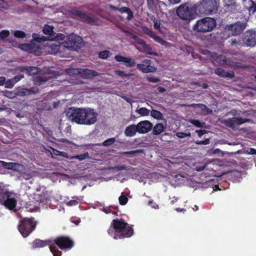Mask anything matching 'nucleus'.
I'll return each instance as SVG.
<instances>
[{"label": "nucleus", "instance_id": "7c9ffc66", "mask_svg": "<svg viewBox=\"0 0 256 256\" xmlns=\"http://www.w3.org/2000/svg\"><path fill=\"white\" fill-rule=\"evenodd\" d=\"M89 157V154L88 152H86L84 154L80 155L72 156L70 157V160L78 159L79 160H82Z\"/></svg>", "mask_w": 256, "mask_h": 256}, {"label": "nucleus", "instance_id": "4be33fe9", "mask_svg": "<svg viewBox=\"0 0 256 256\" xmlns=\"http://www.w3.org/2000/svg\"><path fill=\"white\" fill-rule=\"evenodd\" d=\"M214 73L218 76L222 78H232L234 76V74L233 72H228L225 70L220 68L215 70Z\"/></svg>", "mask_w": 256, "mask_h": 256}, {"label": "nucleus", "instance_id": "4468645a", "mask_svg": "<svg viewBox=\"0 0 256 256\" xmlns=\"http://www.w3.org/2000/svg\"><path fill=\"white\" fill-rule=\"evenodd\" d=\"M252 120L250 118L238 117H233L228 120H224L222 123L226 126L232 128H234L236 126L241 125L247 122H250Z\"/></svg>", "mask_w": 256, "mask_h": 256}, {"label": "nucleus", "instance_id": "cd10ccee", "mask_svg": "<svg viewBox=\"0 0 256 256\" xmlns=\"http://www.w3.org/2000/svg\"><path fill=\"white\" fill-rule=\"evenodd\" d=\"M53 29V26L46 24L43 28L42 32L46 35L52 36L54 33Z\"/></svg>", "mask_w": 256, "mask_h": 256}, {"label": "nucleus", "instance_id": "20e7f679", "mask_svg": "<svg viewBox=\"0 0 256 256\" xmlns=\"http://www.w3.org/2000/svg\"><path fill=\"white\" fill-rule=\"evenodd\" d=\"M36 222L33 218H22L18 225V230L24 238L27 237L36 228Z\"/></svg>", "mask_w": 256, "mask_h": 256}, {"label": "nucleus", "instance_id": "c03bdc74", "mask_svg": "<svg viewBox=\"0 0 256 256\" xmlns=\"http://www.w3.org/2000/svg\"><path fill=\"white\" fill-rule=\"evenodd\" d=\"M152 20L154 22V29L160 30V27L161 25L160 20L156 18H152Z\"/></svg>", "mask_w": 256, "mask_h": 256}, {"label": "nucleus", "instance_id": "774afa93", "mask_svg": "<svg viewBox=\"0 0 256 256\" xmlns=\"http://www.w3.org/2000/svg\"><path fill=\"white\" fill-rule=\"evenodd\" d=\"M196 132L198 134V136L200 138L202 135L206 133V130H196Z\"/></svg>", "mask_w": 256, "mask_h": 256}, {"label": "nucleus", "instance_id": "6ab92c4d", "mask_svg": "<svg viewBox=\"0 0 256 256\" xmlns=\"http://www.w3.org/2000/svg\"><path fill=\"white\" fill-rule=\"evenodd\" d=\"M98 73L88 68H82L80 76L86 79H91L93 78L98 76Z\"/></svg>", "mask_w": 256, "mask_h": 256}, {"label": "nucleus", "instance_id": "69168bd1", "mask_svg": "<svg viewBox=\"0 0 256 256\" xmlns=\"http://www.w3.org/2000/svg\"><path fill=\"white\" fill-rule=\"evenodd\" d=\"M114 169L120 171L126 170V166L124 165H118L114 167Z\"/></svg>", "mask_w": 256, "mask_h": 256}, {"label": "nucleus", "instance_id": "603ef678", "mask_svg": "<svg viewBox=\"0 0 256 256\" xmlns=\"http://www.w3.org/2000/svg\"><path fill=\"white\" fill-rule=\"evenodd\" d=\"M190 135L191 134L190 132L186 134L183 132H178L176 134V136L180 138H183L187 136H190Z\"/></svg>", "mask_w": 256, "mask_h": 256}, {"label": "nucleus", "instance_id": "6e6d98bb", "mask_svg": "<svg viewBox=\"0 0 256 256\" xmlns=\"http://www.w3.org/2000/svg\"><path fill=\"white\" fill-rule=\"evenodd\" d=\"M4 96L8 98H13L14 97V94L12 92H11V91H9V90H5L4 92Z\"/></svg>", "mask_w": 256, "mask_h": 256}, {"label": "nucleus", "instance_id": "13d9d810", "mask_svg": "<svg viewBox=\"0 0 256 256\" xmlns=\"http://www.w3.org/2000/svg\"><path fill=\"white\" fill-rule=\"evenodd\" d=\"M121 30H122V32H124L126 34V36L130 37V38H132V39H133V36H136V35L133 34L132 32L128 30H126L124 29V28H122Z\"/></svg>", "mask_w": 256, "mask_h": 256}, {"label": "nucleus", "instance_id": "412c9836", "mask_svg": "<svg viewBox=\"0 0 256 256\" xmlns=\"http://www.w3.org/2000/svg\"><path fill=\"white\" fill-rule=\"evenodd\" d=\"M50 48L51 50L50 52L54 54H56L58 52H61L64 48L63 42L60 43L58 42L51 44Z\"/></svg>", "mask_w": 256, "mask_h": 256}, {"label": "nucleus", "instance_id": "9d476101", "mask_svg": "<svg viewBox=\"0 0 256 256\" xmlns=\"http://www.w3.org/2000/svg\"><path fill=\"white\" fill-rule=\"evenodd\" d=\"M52 240H42L40 239H36L32 242V247L34 248H44L49 246V248L54 256H61L62 252L59 250L57 248L52 245Z\"/></svg>", "mask_w": 256, "mask_h": 256}, {"label": "nucleus", "instance_id": "e433bc0d", "mask_svg": "<svg viewBox=\"0 0 256 256\" xmlns=\"http://www.w3.org/2000/svg\"><path fill=\"white\" fill-rule=\"evenodd\" d=\"M110 52L108 50L101 51L98 54V57L102 60H106L110 56Z\"/></svg>", "mask_w": 256, "mask_h": 256}, {"label": "nucleus", "instance_id": "8fccbe9b", "mask_svg": "<svg viewBox=\"0 0 256 256\" xmlns=\"http://www.w3.org/2000/svg\"><path fill=\"white\" fill-rule=\"evenodd\" d=\"M10 35V32L7 30H2L0 32V40H4Z\"/></svg>", "mask_w": 256, "mask_h": 256}, {"label": "nucleus", "instance_id": "f257e3e1", "mask_svg": "<svg viewBox=\"0 0 256 256\" xmlns=\"http://www.w3.org/2000/svg\"><path fill=\"white\" fill-rule=\"evenodd\" d=\"M132 226L123 218L114 219L108 233L115 240L129 238L134 234Z\"/></svg>", "mask_w": 256, "mask_h": 256}, {"label": "nucleus", "instance_id": "dca6fc26", "mask_svg": "<svg viewBox=\"0 0 256 256\" xmlns=\"http://www.w3.org/2000/svg\"><path fill=\"white\" fill-rule=\"evenodd\" d=\"M152 61L150 60L145 59L142 63L136 65L137 68L144 73L155 72L156 68L151 65Z\"/></svg>", "mask_w": 256, "mask_h": 256}, {"label": "nucleus", "instance_id": "9b49d317", "mask_svg": "<svg viewBox=\"0 0 256 256\" xmlns=\"http://www.w3.org/2000/svg\"><path fill=\"white\" fill-rule=\"evenodd\" d=\"M246 23L237 22L230 24H227L225 27V31L228 33V36H237L240 34L246 26Z\"/></svg>", "mask_w": 256, "mask_h": 256}, {"label": "nucleus", "instance_id": "680f3d73", "mask_svg": "<svg viewBox=\"0 0 256 256\" xmlns=\"http://www.w3.org/2000/svg\"><path fill=\"white\" fill-rule=\"evenodd\" d=\"M148 7L150 9H152L155 6L154 0H147Z\"/></svg>", "mask_w": 256, "mask_h": 256}, {"label": "nucleus", "instance_id": "5fc2aeb1", "mask_svg": "<svg viewBox=\"0 0 256 256\" xmlns=\"http://www.w3.org/2000/svg\"><path fill=\"white\" fill-rule=\"evenodd\" d=\"M146 80L150 82L156 83L160 81V79L156 76L147 77Z\"/></svg>", "mask_w": 256, "mask_h": 256}, {"label": "nucleus", "instance_id": "338daca9", "mask_svg": "<svg viewBox=\"0 0 256 256\" xmlns=\"http://www.w3.org/2000/svg\"><path fill=\"white\" fill-rule=\"evenodd\" d=\"M200 106V108L202 110H206L208 111L210 113L212 112V110H210V108H208L206 105L204 104H198Z\"/></svg>", "mask_w": 256, "mask_h": 256}, {"label": "nucleus", "instance_id": "c9c22d12", "mask_svg": "<svg viewBox=\"0 0 256 256\" xmlns=\"http://www.w3.org/2000/svg\"><path fill=\"white\" fill-rule=\"evenodd\" d=\"M142 30L145 34H146L151 38L155 34V32L153 30H152L151 29H150V28L146 26H144L142 27Z\"/></svg>", "mask_w": 256, "mask_h": 256}, {"label": "nucleus", "instance_id": "58836bf2", "mask_svg": "<svg viewBox=\"0 0 256 256\" xmlns=\"http://www.w3.org/2000/svg\"><path fill=\"white\" fill-rule=\"evenodd\" d=\"M152 38H153L154 40V41H156V42H157L162 45H164V46L166 45V41H165L164 40L162 39L160 36H158L156 34H154V36H152Z\"/></svg>", "mask_w": 256, "mask_h": 256}, {"label": "nucleus", "instance_id": "ddd939ff", "mask_svg": "<svg viewBox=\"0 0 256 256\" xmlns=\"http://www.w3.org/2000/svg\"><path fill=\"white\" fill-rule=\"evenodd\" d=\"M73 14L78 17V19L82 22H86L93 26L98 25V20L96 18L89 16L86 14L79 10H74L72 11Z\"/></svg>", "mask_w": 256, "mask_h": 256}, {"label": "nucleus", "instance_id": "bf43d9fd", "mask_svg": "<svg viewBox=\"0 0 256 256\" xmlns=\"http://www.w3.org/2000/svg\"><path fill=\"white\" fill-rule=\"evenodd\" d=\"M190 122L194 124V126H196L198 128H201L202 127V125L201 122L200 120H190Z\"/></svg>", "mask_w": 256, "mask_h": 256}, {"label": "nucleus", "instance_id": "37998d69", "mask_svg": "<svg viewBox=\"0 0 256 256\" xmlns=\"http://www.w3.org/2000/svg\"><path fill=\"white\" fill-rule=\"evenodd\" d=\"M14 36L15 37L18 38H24L26 36V33L20 30H16L14 32Z\"/></svg>", "mask_w": 256, "mask_h": 256}, {"label": "nucleus", "instance_id": "09e8293b", "mask_svg": "<svg viewBox=\"0 0 256 256\" xmlns=\"http://www.w3.org/2000/svg\"><path fill=\"white\" fill-rule=\"evenodd\" d=\"M22 176L26 180H28L32 178V174L29 171H26L22 174Z\"/></svg>", "mask_w": 256, "mask_h": 256}, {"label": "nucleus", "instance_id": "49530a36", "mask_svg": "<svg viewBox=\"0 0 256 256\" xmlns=\"http://www.w3.org/2000/svg\"><path fill=\"white\" fill-rule=\"evenodd\" d=\"M15 84L12 78H10L5 81L4 86L7 88H12Z\"/></svg>", "mask_w": 256, "mask_h": 256}, {"label": "nucleus", "instance_id": "2f4dec72", "mask_svg": "<svg viewBox=\"0 0 256 256\" xmlns=\"http://www.w3.org/2000/svg\"><path fill=\"white\" fill-rule=\"evenodd\" d=\"M19 48L22 50L28 51L32 50L34 46L32 44H20Z\"/></svg>", "mask_w": 256, "mask_h": 256}, {"label": "nucleus", "instance_id": "f8f14e48", "mask_svg": "<svg viewBox=\"0 0 256 256\" xmlns=\"http://www.w3.org/2000/svg\"><path fill=\"white\" fill-rule=\"evenodd\" d=\"M98 114L92 108H85L83 125L94 124L97 121Z\"/></svg>", "mask_w": 256, "mask_h": 256}, {"label": "nucleus", "instance_id": "a19ab883", "mask_svg": "<svg viewBox=\"0 0 256 256\" xmlns=\"http://www.w3.org/2000/svg\"><path fill=\"white\" fill-rule=\"evenodd\" d=\"M32 38L35 41L38 42H44L46 40L45 36L40 37V35L36 33L32 34Z\"/></svg>", "mask_w": 256, "mask_h": 256}, {"label": "nucleus", "instance_id": "f704fd0d", "mask_svg": "<svg viewBox=\"0 0 256 256\" xmlns=\"http://www.w3.org/2000/svg\"><path fill=\"white\" fill-rule=\"evenodd\" d=\"M151 116L156 120H161L162 118V112L156 110H152L151 111Z\"/></svg>", "mask_w": 256, "mask_h": 256}, {"label": "nucleus", "instance_id": "39448f33", "mask_svg": "<svg viewBox=\"0 0 256 256\" xmlns=\"http://www.w3.org/2000/svg\"><path fill=\"white\" fill-rule=\"evenodd\" d=\"M195 8V6L194 7ZM176 14L182 20L189 22L196 18V10L188 4L180 5L176 10Z\"/></svg>", "mask_w": 256, "mask_h": 256}, {"label": "nucleus", "instance_id": "2eb2a0df", "mask_svg": "<svg viewBox=\"0 0 256 256\" xmlns=\"http://www.w3.org/2000/svg\"><path fill=\"white\" fill-rule=\"evenodd\" d=\"M242 40L246 46H254L256 44V32L253 30H246L244 34Z\"/></svg>", "mask_w": 256, "mask_h": 256}, {"label": "nucleus", "instance_id": "864d4df0", "mask_svg": "<svg viewBox=\"0 0 256 256\" xmlns=\"http://www.w3.org/2000/svg\"><path fill=\"white\" fill-rule=\"evenodd\" d=\"M8 4L4 0H0V10H7Z\"/></svg>", "mask_w": 256, "mask_h": 256}, {"label": "nucleus", "instance_id": "ea45409f", "mask_svg": "<svg viewBox=\"0 0 256 256\" xmlns=\"http://www.w3.org/2000/svg\"><path fill=\"white\" fill-rule=\"evenodd\" d=\"M114 59L118 62H129L128 57H125L120 55H116L114 57Z\"/></svg>", "mask_w": 256, "mask_h": 256}, {"label": "nucleus", "instance_id": "6e6552de", "mask_svg": "<svg viewBox=\"0 0 256 256\" xmlns=\"http://www.w3.org/2000/svg\"><path fill=\"white\" fill-rule=\"evenodd\" d=\"M52 241L61 250H68L72 249L74 242L73 240L70 237L66 236H60L56 237Z\"/></svg>", "mask_w": 256, "mask_h": 256}, {"label": "nucleus", "instance_id": "a878e982", "mask_svg": "<svg viewBox=\"0 0 256 256\" xmlns=\"http://www.w3.org/2000/svg\"><path fill=\"white\" fill-rule=\"evenodd\" d=\"M118 12H120L121 14L123 13H127L128 16L126 18V19L128 20H130L133 18H134V14L133 12L132 11V10L128 7H122L120 8H119Z\"/></svg>", "mask_w": 256, "mask_h": 256}, {"label": "nucleus", "instance_id": "a18cd8bd", "mask_svg": "<svg viewBox=\"0 0 256 256\" xmlns=\"http://www.w3.org/2000/svg\"><path fill=\"white\" fill-rule=\"evenodd\" d=\"M116 74L120 77L128 78L129 76H132V74L128 73L126 74L124 71L120 70H116Z\"/></svg>", "mask_w": 256, "mask_h": 256}, {"label": "nucleus", "instance_id": "0e129e2a", "mask_svg": "<svg viewBox=\"0 0 256 256\" xmlns=\"http://www.w3.org/2000/svg\"><path fill=\"white\" fill-rule=\"evenodd\" d=\"M148 204L154 209L158 208V206L154 202L153 200H150L148 202Z\"/></svg>", "mask_w": 256, "mask_h": 256}, {"label": "nucleus", "instance_id": "5701e85b", "mask_svg": "<svg viewBox=\"0 0 256 256\" xmlns=\"http://www.w3.org/2000/svg\"><path fill=\"white\" fill-rule=\"evenodd\" d=\"M136 126L135 124H130L125 129L124 134L126 136L128 137H132L138 132Z\"/></svg>", "mask_w": 256, "mask_h": 256}, {"label": "nucleus", "instance_id": "f3484780", "mask_svg": "<svg viewBox=\"0 0 256 256\" xmlns=\"http://www.w3.org/2000/svg\"><path fill=\"white\" fill-rule=\"evenodd\" d=\"M136 126L138 132L140 134L148 132L153 128L152 124L148 120L140 121Z\"/></svg>", "mask_w": 256, "mask_h": 256}, {"label": "nucleus", "instance_id": "bb28decb", "mask_svg": "<svg viewBox=\"0 0 256 256\" xmlns=\"http://www.w3.org/2000/svg\"><path fill=\"white\" fill-rule=\"evenodd\" d=\"M81 69L82 68H69L66 70V72L68 74H69L70 76H77V75L80 76Z\"/></svg>", "mask_w": 256, "mask_h": 256}, {"label": "nucleus", "instance_id": "e2e57ef3", "mask_svg": "<svg viewBox=\"0 0 256 256\" xmlns=\"http://www.w3.org/2000/svg\"><path fill=\"white\" fill-rule=\"evenodd\" d=\"M23 78H24V76L22 74H18V76H14L13 78H12V80H13L14 84H16V82H18V81H20V80H22Z\"/></svg>", "mask_w": 256, "mask_h": 256}, {"label": "nucleus", "instance_id": "72a5a7b5", "mask_svg": "<svg viewBox=\"0 0 256 256\" xmlns=\"http://www.w3.org/2000/svg\"><path fill=\"white\" fill-rule=\"evenodd\" d=\"M116 142V139L115 138H108L102 142V144H100V146H109L113 144Z\"/></svg>", "mask_w": 256, "mask_h": 256}, {"label": "nucleus", "instance_id": "473e14b6", "mask_svg": "<svg viewBox=\"0 0 256 256\" xmlns=\"http://www.w3.org/2000/svg\"><path fill=\"white\" fill-rule=\"evenodd\" d=\"M142 152V150H135L129 151V152H122V154L126 156H134L137 154L140 153Z\"/></svg>", "mask_w": 256, "mask_h": 256}, {"label": "nucleus", "instance_id": "c85d7f7f", "mask_svg": "<svg viewBox=\"0 0 256 256\" xmlns=\"http://www.w3.org/2000/svg\"><path fill=\"white\" fill-rule=\"evenodd\" d=\"M52 150L53 154L54 155L56 156H61L63 158L70 160V156L68 155V153H66V152H61V151H60V150H56L55 148H52Z\"/></svg>", "mask_w": 256, "mask_h": 256}, {"label": "nucleus", "instance_id": "b1692460", "mask_svg": "<svg viewBox=\"0 0 256 256\" xmlns=\"http://www.w3.org/2000/svg\"><path fill=\"white\" fill-rule=\"evenodd\" d=\"M152 134L158 136L165 130V126L162 123H158L152 128Z\"/></svg>", "mask_w": 256, "mask_h": 256}, {"label": "nucleus", "instance_id": "1a4fd4ad", "mask_svg": "<svg viewBox=\"0 0 256 256\" xmlns=\"http://www.w3.org/2000/svg\"><path fill=\"white\" fill-rule=\"evenodd\" d=\"M0 204L4 205L9 210L16 211V207L17 204V200L16 194L8 190L0 200Z\"/></svg>", "mask_w": 256, "mask_h": 256}, {"label": "nucleus", "instance_id": "de8ad7c7", "mask_svg": "<svg viewBox=\"0 0 256 256\" xmlns=\"http://www.w3.org/2000/svg\"><path fill=\"white\" fill-rule=\"evenodd\" d=\"M118 200L120 204L122 206H124L128 202V198L126 196L122 195L119 197Z\"/></svg>", "mask_w": 256, "mask_h": 256}, {"label": "nucleus", "instance_id": "4c0bfd02", "mask_svg": "<svg viewBox=\"0 0 256 256\" xmlns=\"http://www.w3.org/2000/svg\"><path fill=\"white\" fill-rule=\"evenodd\" d=\"M140 116H146L148 115L150 113V110L146 108H141L137 109L136 110Z\"/></svg>", "mask_w": 256, "mask_h": 256}, {"label": "nucleus", "instance_id": "7ed1b4c3", "mask_svg": "<svg viewBox=\"0 0 256 256\" xmlns=\"http://www.w3.org/2000/svg\"><path fill=\"white\" fill-rule=\"evenodd\" d=\"M216 21L214 18L206 17L197 20L193 26V30L200 32H210L216 28Z\"/></svg>", "mask_w": 256, "mask_h": 256}, {"label": "nucleus", "instance_id": "423d86ee", "mask_svg": "<svg viewBox=\"0 0 256 256\" xmlns=\"http://www.w3.org/2000/svg\"><path fill=\"white\" fill-rule=\"evenodd\" d=\"M85 108H70L66 112V116L70 120L78 124H83Z\"/></svg>", "mask_w": 256, "mask_h": 256}, {"label": "nucleus", "instance_id": "c756f323", "mask_svg": "<svg viewBox=\"0 0 256 256\" xmlns=\"http://www.w3.org/2000/svg\"><path fill=\"white\" fill-rule=\"evenodd\" d=\"M144 50L148 54H150V55H152V56H158V54L157 52H154L152 51V48L150 46V45H148L147 44H145V45H144L143 46H142Z\"/></svg>", "mask_w": 256, "mask_h": 256}, {"label": "nucleus", "instance_id": "79ce46f5", "mask_svg": "<svg viewBox=\"0 0 256 256\" xmlns=\"http://www.w3.org/2000/svg\"><path fill=\"white\" fill-rule=\"evenodd\" d=\"M133 39L134 40L135 42L139 45L143 46L146 44V42L140 38L139 36L136 35V36H133Z\"/></svg>", "mask_w": 256, "mask_h": 256}, {"label": "nucleus", "instance_id": "a211bd4d", "mask_svg": "<svg viewBox=\"0 0 256 256\" xmlns=\"http://www.w3.org/2000/svg\"><path fill=\"white\" fill-rule=\"evenodd\" d=\"M2 166L4 168L14 170H20L24 168V166L22 164L16 162H7L4 161H0Z\"/></svg>", "mask_w": 256, "mask_h": 256}, {"label": "nucleus", "instance_id": "0eeeda50", "mask_svg": "<svg viewBox=\"0 0 256 256\" xmlns=\"http://www.w3.org/2000/svg\"><path fill=\"white\" fill-rule=\"evenodd\" d=\"M63 44L64 48L71 50H78L83 46L81 37L74 34L68 35Z\"/></svg>", "mask_w": 256, "mask_h": 256}, {"label": "nucleus", "instance_id": "393cba45", "mask_svg": "<svg viewBox=\"0 0 256 256\" xmlns=\"http://www.w3.org/2000/svg\"><path fill=\"white\" fill-rule=\"evenodd\" d=\"M50 78V76H47L46 74L38 76L34 78V83L36 85L40 86Z\"/></svg>", "mask_w": 256, "mask_h": 256}, {"label": "nucleus", "instance_id": "3c124183", "mask_svg": "<svg viewBox=\"0 0 256 256\" xmlns=\"http://www.w3.org/2000/svg\"><path fill=\"white\" fill-rule=\"evenodd\" d=\"M28 95L32 94H36L39 92V89L36 86H33L28 89Z\"/></svg>", "mask_w": 256, "mask_h": 256}, {"label": "nucleus", "instance_id": "4d7b16f0", "mask_svg": "<svg viewBox=\"0 0 256 256\" xmlns=\"http://www.w3.org/2000/svg\"><path fill=\"white\" fill-rule=\"evenodd\" d=\"M128 59H129V60H128L129 62H125L126 66L127 67L134 66L136 64L135 61L134 60H132V58H128Z\"/></svg>", "mask_w": 256, "mask_h": 256}, {"label": "nucleus", "instance_id": "f03ea898", "mask_svg": "<svg viewBox=\"0 0 256 256\" xmlns=\"http://www.w3.org/2000/svg\"><path fill=\"white\" fill-rule=\"evenodd\" d=\"M195 10L197 14H212L216 13L218 6L216 0H202L200 4L195 5Z\"/></svg>", "mask_w": 256, "mask_h": 256}, {"label": "nucleus", "instance_id": "aec40b11", "mask_svg": "<svg viewBox=\"0 0 256 256\" xmlns=\"http://www.w3.org/2000/svg\"><path fill=\"white\" fill-rule=\"evenodd\" d=\"M210 56L213 60L219 64L223 65L228 64V60L226 56L222 54L218 55L216 52L211 54Z\"/></svg>", "mask_w": 256, "mask_h": 256}, {"label": "nucleus", "instance_id": "052dcab7", "mask_svg": "<svg viewBox=\"0 0 256 256\" xmlns=\"http://www.w3.org/2000/svg\"><path fill=\"white\" fill-rule=\"evenodd\" d=\"M248 10L252 14H254L256 12V4L254 2H252V5L249 8Z\"/></svg>", "mask_w": 256, "mask_h": 256}]
</instances>
